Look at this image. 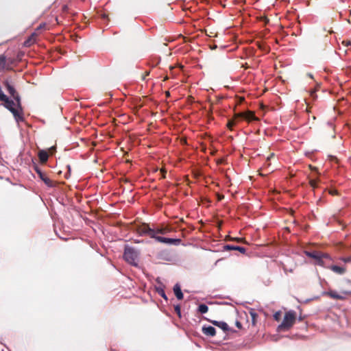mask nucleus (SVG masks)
Wrapping results in <instances>:
<instances>
[{"mask_svg":"<svg viewBox=\"0 0 351 351\" xmlns=\"http://www.w3.org/2000/svg\"><path fill=\"white\" fill-rule=\"evenodd\" d=\"M139 254V252L134 247L125 245L123 257L125 261L129 264L137 267Z\"/></svg>","mask_w":351,"mask_h":351,"instance_id":"nucleus-1","label":"nucleus"},{"mask_svg":"<svg viewBox=\"0 0 351 351\" xmlns=\"http://www.w3.org/2000/svg\"><path fill=\"white\" fill-rule=\"evenodd\" d=\"M296 319V313L293 311H289L285 314L284 319L281 324L278 327V331H285L289 330L294 324Z\"/></svg>","mask_w":351,"mask_h":351,"instance_id":"nucleus-2","label":"nucleus"},{"mask_svg":"<svg viewBox=\"0 0 351 351\" xmlns=\"http://www.w3.org/2000/svg\"><path fill=\"white\" fill-rule=\"evenodd\" d=\"M134 230L139 235H148L150 237H155L156 231L154 229L149 228L147 223H141L135 226Z\"/></svg>","mask_w":351,"mask_h":351,"instance_id":"nucleus-3","label":"nucleus"},{"mask_svg":"<svg viewBox=\"0 0 351 351\" xmlns=\"http://www.w3.org/2000/svg\"><path fill=\"white\" fill-rule=\"evenodd\" d=\"M305 254L308 257L313 258L316 261V264L321 266L324 265L323 258H328V255L327 254L318 251H306Z\"/></svg>","mask_w":351,"mask_h":351,"instance_id":"nucleus-4","label":"nucleus"},{"mask_svg":"<svg viewBox=\"0 0 351 351\" xmlns=\"http://www.w3.org/2000/svg\"><path fill=\"white\" fill-rule=\"evenodd\" d=\"M152 238H154L158 242L168 244H175L180 241V239H169L160 236H156V234L155 237H153Z\"/></svg>","mask_w":351,"mask_h":351,"instance_id":"nucleus-5","label":"nucleus"},{"mask_svg":"<svg viewBox=\"0 0 351 351\" xmlns=\"http://www.w3.org/2000/svg\"><path fill=\"white\" fill-rule=\"evenodd\" d=\"M211 322L214 326H217L221 328L225 332H230L232 330L228 326V325L224 322H219L215 320H208Z\"/></svg>","mask_w":351,"mask_h":351,"instance_id":"nucleus-6","label":"nucleus"},{"mask_svg":"<svg viewBox=\"0 0 351 351\" xmlns=\"http://www.w3.org/2000/svg\"><path fill=\"white\" fill-rule=\"evenodd\" d=\"M239 117L243 118L247 121H251L255 119L254 113L251 111L241 112L236 114V119H238Z\"/></svg>","mask_w":351,"mask_h":351,"instance_id":"nucleus-7","label":"nucleus"},{"mask_svg":"<svg viewBox=\"0 0 351 351\" xmlns=\"http://www.w3.org/2000/svg\"><path fill=\"white\" fill-rule=\"evenodd\" d=\"M40 180H42L47 186L49 187L56 186L59 182L52 180L50 177H39Z\"/></svg>","mask_w":351,"mask_h":351,"instance_id":"nucleus-8","label":"nucleus"},{"mask_svg":"<svg viewBox=\"0 0 351 351\" xmlns=\"http://www.w3.org/2000/svg\"><path fill=\"white\" fill-rule=\"evenodd\" d=\"M202 332L208 337H214L216 335V330L214 327L208 326L202 327Z\"/></svg>","mask_w":351,"mask_h":351,"instance_id":"nucleus-9","label":"nucleus"},{"mask_svg":"<svg viewBox=\"0 0 351 351\" xmlns=\"http://www.w3.org/2000/svg\"><path fill=\"white\" fill-rule=\"evenodd\" d=\"M5 86L9 92V93L13 97L14 101H16V100H19V102L20 103V99L19 96L16 94V91L12 86H11L8 82H5ZM14 101V100H12Z\"/></svg>","mask_w":351,"mask_h":351,"instance_id":"nucleus-10","label":"nucleus"},{"mask_svg":"<svg viewBox=\"0 0 351 351\" xmlns=\"http://www.w3.org/2000/svg\"><path fill=\"white\" fill-rule=\"evenodd\" d=\"M223 247L226 250H237L242 254H245L246 252V250L245 247H243L241 246H237V245H226Z\"/></svg>","mask_w":351,"mask_h":351,"instance_id":"nucleus-11","label":"nucleus"},{"mask_svg":"<svg viewBox=\"0 0 351 351\" xmlns=\"http://www.w3.org/2000/svg\"><path fill=\"white\" fill-rule=\"evenodd\" d=\"M325 295H328L330 298L336 299V300H343L345 297L342 295L338 294L335 291H329L325 293Z\"/></svg>","mask_w":351,"mask_h":351,"instance_id":"nucleus-12","label":"nucleus"},{"mask_svg":"<svg viewBox=\"0 0 351 351\" xmlns=\"http://www.w3.org/2000/svg\"><path fill=\"white\" fill-rule=\"evenodd\" d=\"M173 291H174V293L176 296V298L178 299V300H182L183 299V293L182 292V290H181V288H180V286L178 285V284H176L174 285L173 287Z\"/></svg>","mask_w":351,"mask_h":351,"instance_id":"nucleus-13","label":"nucleus"},{"mask_svg":"<svg viewBox=\"0 0 351 351\" xmlns=\"http://www.w3.org/2000/svg\"><path fill=\"white\" fill-rule=\"evenodd\" d=\"M332 271L338 274H343L346 272V268L337 265H332L329 267Z\"/></svg>","mask_w":351,"mask_h":351,"instance_id":"nucleus-14","label":"nucleus"},{"mask_svg":"<svg viewBox=\"0 0 351 351\" xmlns=\"http://www.w3.org/2000/svg\"><path fill=\"white\" fill-rule=\"evenodd\" d=\"M38 157L40 162L44 163L48 160L49 154L45 150H40L38 152Z\"/></svg>","mask_w":351,"mask_h":351,"instance_id":"nucleus-15","label":"nucleus"},{"mask_svg":"<svg viewBox=\"0 0 351 351\" xmlns=\"http://www.w3.org/2000/svg\"><path fill=\"white\" fill-rule=\"evenodd\" d=\"M155 231H156V234H165L167 233L168 232H169L170 230L169 228L165 227V228H157L156 230H155Z\"/></svg>","mask_w":351,"mask_h":351,"instance_id":"nucleus-16","label":"nucleus"},{"mask_svg":"<svg viewBox=\"0 0 351 351\" xmlns=\"http://www.w3.org/2000/svg\"><path fill=\"white\" fill-rule=\"evenodd\" d=\"M198 311L201 313H206L208 311V307L206 304H202L198 306Z\"/></svg>","mask_w":351,"mask_h":351,"instance_id":"nucleus-17","label":"nucleus"},{"mask_svg":"<svg viewBox=\"0 0 351 351\" xmlns=\"http://www.w3.org/2000/svg\"><path fill=\"white\" fill-rule=\"evenodd\" d=\"M34 36L35 34H33L32 36L27 41H25V45L26 46H29L35 42Z\"/></svg>","mask_w":351,"mask_h":351,"instance_id":"nucleus-18","label":"nucleus"},{"mask_svg":"<svg viewBox=\"0 0 351 351\" xmlns=\"http://www.w3.org/2000/svg\"><path fill=\"white\" fill-rule=\"evenodd\" d=\"M250 315H251V317H252V324L254 326L256 324V318L258 317V315L254 311H251L250 312Z\"/></svg>","mask_w":351,"mask_h":351,"instance_id":"nucleus-19","label":"nucleus"},{"mask_svg":"<svg viewBox=\"0 0 351 351\" xmlns=\"http://www.w3.org/2000/svg\"><path fill=\"white\" fill-rule=\"evenodd\" d=\"M5 66V57L0 56V69H3Z\"/></svg>","mask_w":351,"mask_h":351,"instance_id":"nucleus-20","label":"nucleus"},{"mask_svg":"<svg viewBox=\"0 0 351 351\" xmlns=\"http://www.w3.org/2000/svg\"><path fill=\"white\" fill-rule=\"evenodd\" d=\"M281 318V312L280 311H278L276 313H275V314L274 315V319L276 320V321H280Z\"/></svg>","mask_w":351,"mask_h":351,"instance_id":"nucleus-21","label":"nucleus"},{"mask_svg":"<svg viewBox=\"0 0 351 351\" xmlns=\"http://www.w3.org/2000/svg\"><path fill=\"white\" fill-rule=\"evenodd\" d=\"M174 309H175L176 313L178 314V315L179 317H180V315H181L180 306L179 305H176V306L174 307Z\"/></svg>","mask_w":351,"mask_h":351,"instance_id":"nucleus-22","label":"nucleus"},{"mask_svg":"<svg viewBox=\"0 0 351 351\" xmlns=\"http://www.w3.org/2000/svg\"><path fill=\"white\" fill-rule=\"evenodd\" d=\"M309 184L313 188H315L317 186V181L315 180H309Z\"/></svg>","mask_w":351,"mask_h":351,"instance_id":"nucleus-23","label":"nucleus"},{"mask_svg":"<svg viewBox=\"0 0 351 351\" xmlns=\"http://www.w3.org/2000/svg\"><path fill=\"white\" fill-rule=\"evenodd\" d=\"M158 292L165 300H167V297L162 289H161L160 291H158Z\"/></svg>","mask_w":351,"mask_h":351,"instance_id":"nucleus-24","label":"nucleus"},{"mask_svg":"<svg viewBox=\"0 0 351 351\" xmlns=\"http://www.w3.org/2000/svg\"><path fill=\"white\" fill-rule=\"evenodd\" d=\"M236 119H236V117H235V118H234V120H232V121H229V122H228V127L229 128H230V129L232 128V125L234 124V122H235V120H236Z\"/></svg>","mask_w":351,"mask_h":351,"instance_id":"nucleus-25","label":"nucleus"},{"mask_svg":"<svg viewBox=\"0 0 351 351\" xmlns=\"http://www.w3.org/2000/svg\"><path fill=\"white\" fill-rule=\"evenodd\" d=\"M341 260L345 263L351 262V256L347 258H342Z\"/></svg>","mask_w":351,"mask_h":351,"instance_id":"nucleus-26","label":"nucleus"},{"mask_svg":"<svg viewBox=\"0 0 351 351\" xmlns=\"http://www.w3.org/2000/svg\"><path fill=\"white\" fill-rule=\"evenodd\" d=\"M235 324H236V326H237L238 328L241 329V328H242V325H241V322H240L237 321V322H236V323H235Z\"/></svg>","mask_w":351,"mask_h":351,"instance_id":"nucleus-27","label":"nucleus"},{"mask_svg":"<svg viewBox=\"0 0 351 351\" xmlns=\"http://www.w3.org/2000/svg\"><path fill=\"white\" fill-rule=\"evenodd\" d=\"M120 182H128V180L126 177H122L120 180Z\"/></svg>","mask_w":351,"mask_h":351,"instance_id":"nucleus-28","label":"nucleus"},{"mask_svg":"<svg viewBox=\"0 0 351 351\" xmlns=\"http://www.w3.org/2000/svg\"><path fill=\"white\" fill-rule=\"evenodd\" d=\"M330 193L332 195H336V194H337V191L335 189H332L330 191Z\"/></svg>","mask_w":351,"mask_h":351,"instance_id":"nucleus-29","label":"nucleus"},{"mask_svg":"<svg viewBox=\"0 0 351 351\" xmlns=\"http://www.w3.org/2000/svg\"><path fill=\"white\" fill-rule=\"evenodd\" d=\"M233 240H235L237 242H241L243 240V239H242V238H234V239H233Z\"/></svg>","mask_w":351,"mask_h":351,"instance_id":"nucleus-30","label":"nucleus"},{"mask_svg":"<svg viewBox=\"0 0 351 351\" xmlns=\"http://www.w3.org/2000/svg\"><path fill=\"white\" fill-rule=\"evenodd\" d=\"M223 198V195H221L218 197V200H221Z\"/></svg>","mask_w":351,"mask_h":351,"instance_id":"nucleus-31","label":"nucleus"},{"mask_svg":"<svg viewBox=\"0 0 351 351\" xmlns=\"http://www.w3.org/2000/svg\"><path fill=\"white\" fill-rule=\"evenodd\" d=\"M273 156H274V154H271L269 156L267 157V159L270 160L271 158H272Z\"/></svg>","mask_w":351,"mask_h":351,"instance_id":"nucleus-32","label":"nucleus"},{"mask_svg":"<svg viewBox=\"0 0 351 351\" xmlns=\"http://www.w3.org/2000/svg\"><path fill=\"white\" fill-rule=\"evenodd\" d=\"M36 171H37V173L39 174V176H43L42 173L38 169H37Z\"/></svg>","mask_w":351,"mask_h":351,"instance_id":"nucleus-33","label":"nucleus"},{"mask_svg":"<svg viewBox=\"0 0 351 351\" xmlns=\"http://www.w3.org/2000/svg\"><path fill=\"white\" fill-rule=\"evenodd\" d=\"M160 171H161L162 173H165V171H164V169H160Z\"/></svg>","mask_w":351,"mask_h":351,"instance_id":"nucleus-34","label":"nucleus"},{"mask_svg":"<svg viewBox=\"0 0 351 351\" xmlns=\"http://www.w3.org/2000/svg\"><path fill=\"white\" fill-rule=\"evenodd\" d=\"M346 45H350V42H347V43H346Z\"/></svg>","mask_w":351,"mask_h":351,"instance_id":"nucleus-35","label":"nucleus"},{"mask_svg":"<svg viewBox=\"0 0 351 351\" xmlns=\"http://www.w3.org/2000/svg\"><path fill=\"white\" fill-rule=\"evenodd\" d=\"M313 94H314V91H312V92L311 93V95L313 96Z\"/></svg>","mask_w":351,"mask_h":351,"instance_id":"nucleus-36","label":"nucleus"},{"mask_svg":"<svg viewBox=\"0 0 351 351\" xmlns=\"http://www.w3.org/2000/svg\"><path fill=\"white\" fill-rule=\"evenodd\" d=\"M53 149V147L49 149L50 151H52Z\"/></svg>","mask_w":351,"mask_h":351,"instance_id":"nucleus-37","label":"nucleus"},{"mask_svg":"<svg viewBox=\"0 0 351 351\" xmlns=\"http://www.w3.org/2000/svg\"><path fill=\"white\" fill-rule=\"evenodd\" d=\"M258 176H265L264 174L260 173Z\"/></svg>","mask_w":351,"mask_h":351,"instance_id":"nucleus-38","label":"nucleus"}]
</instances>
